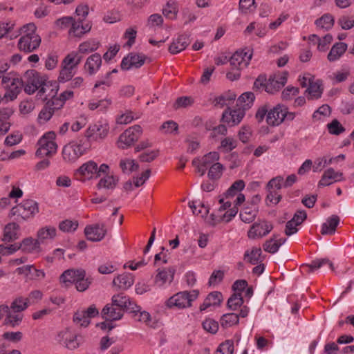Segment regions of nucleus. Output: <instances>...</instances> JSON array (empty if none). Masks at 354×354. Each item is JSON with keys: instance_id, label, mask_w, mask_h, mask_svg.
<instances>
[{"instance_id": "2f4dec72", "label": "nucleus", "mask_w": 354, "mask_h": 354, "mask_svg": "<svg viewBox=\"0 0 354 354\" xmlns=\"http://www.w3.org/2000/svg\"><path fill=\"white\" fill-rule=\"evenodd\" d=\"M82 60V55H80V53H77V51H71L65 56L61 63L76 71V69Z\"/></svg>"}, {"instance_id": "3c124183", "label": "nucleus", "mask_w": 354, "mask_h": 354, "mask_svg": "<svg viewBox=\"0 0 354 354\" xmlns=\"http://www.w3.org/2000/svg\"><path fill=\"white\" fill-rule=\"evenodd\" d=\"M315 24L319 28L328 30L333 27L334 19L332 15L325 14L315 21Z\"/></svg>"}, {"instance_id": "603ef678", "label": "nucleus", "mask_w": 354, "mask_h": 354, "mask_svg": "<svg viewBox=\"0 0 354 354\" xmlns=\"http://www.w3.org/2000/svg\"><path fill=\"white\" fill-rule=\"evenodd\" d=\"M239 323V315L236 313H227L222 316L221 325L223 328H228Z\"/></svg>"}, {"instance_id": "e2e57ef3", "label": "nucleus", "mask_w": 354, "mask_h": 354, "mask_svg": "<svg viewBox=\"0 0 354 354\" xmlns=\"http://www.w3.org/2000/svg\"><path fill=\"white\" fill-rule=\"evenodd\" d=\"M350 75V71L348 69H342L333 73L330 78L333 84H339L345 82Z\"/></svg>"}, {"instance_id": "ddd939ff", "label": "nucleus", "mask_w": 354, "mask_h": 354, "mask_svg": "<svg viewBox=\"0 0 354 354\" xmlns=\"http://www.w3.org/2000/svg\"><path fill=\"white\" fill-rule=\"evenodd\" d=\"M99 315L95 305H91L86 310H77L73 315V322L80 326L86 327L90 324V319Z\"/></svg>"}, {"instance_id": "052dcab7", "label": "nucleus", "mask_w": 354, "mask_h": 354, "mask_svg": "<svg viewBox=\"0 0 354 354\" xmlns=\"http://www.w3.org/2000/svg\"><path fill=\"white\" fill-rule=\"evenodd\" d=\"M133 319L136 321L143 322L147 325L151 323V315L147 311H141L140 308L136 306V310H133Z\"/></svg>"}, {"instance_id": "f03ea898", "label": "nucleus", "mask_w": 354, "mask_h": 354, "mask_svg": "<svg viewBox=\"0 0 354 354\" xmlns=\"http://www.w3.org/2000/svg\"><path fill=\"white\" fill-rule=\"evenodd\" d=\"M36 29L34 24H28L21 28V37L17 44L21 51L29 53L39 48L41 44V37L36 33Z\"/></svg>"}, {"instance_id": "5fc2aeb1", "label": "nucleus", "mask_w": 354, "mask_h": 354, "mask_svg": "<svg viewBox=\"0 0 354 354\" xmlns=\"http://www.w3.org/2000/svg\"><path fill=\"white\" fill-rule=\"evenodd\" d=\"M243 304V299L241 292H234L227 300V306L232 310H236Z\"/></svg>"}, {"instance_id": "bb28decb", "label": "nucleus", "mask_w": 354, "mask_h": 354, "mask_svg": "<svg viewBox=\"0 0 354 354\" xmlns=\"http://www.w3.org/2000/svg\"><path fill=\"white\" fill-rule=\"evenodd\" d=\"M328 266V267L333 270V264L331 261H330L328 259H315L311 261L309 264H303L301 266V272H306L307 274L312 273L315 270L321 268L324 266Z\"/></svg>"}, {"instance_id": "0eeeda50", "label": "nucleus", "mask_w": 354, "mask_h": 354, "mask_svg": "<svg viewBox=\"0 0 354 354\" xmlns=\"http://www.w3.org/2000/svg\"><path fill=\"white\" fill-rule=\"evenodd\" d=\"M38 212L37 203L33 200L28 199L12 207L10 210V215L16 216L15 219L17 221H24L32 217Z\"/></svg>"}, {"instance_id": "412c9836", "label": "nucleus", "mask_w": 354, "mask_h": 354, "mask_svg": "<svg viewBox=\"0 0 354 354\" xmlns=\"http://www.w3.org/2000/svg\"><path fill=\"white\" fill-rule=\"evenodd\" d=\"M134 283V276L131 273L124 272L118 274L113 280V286L118 290H127Z\"/></svg>"}, {"instance_id": "680f3d73", "label": "nucleus", "mask_w": 354, "mask_h": 354, "mask_svg": "<svg viewBox=\"0 0 354 354\" xmlns=\"http://www.w3.org/2000/svg\"><path fill=\"white\" fill-rule=\"evenodd\" d=\"M111 100L108 98L100 100L98 101H92L88 104V107L90 110H95L100 109V111H106V109L111 105Z\"/></svg>"}, {"instance_id": "c03bdc74", "label": "nucleus", "mask_w": 354, "mask_h": 354, "mask_svg": "<svg viewBox=\"0 0 354 354\" xmlns=\"http://www.w3.org/2000/svg\"><path fill=\"white\" fill-rule=\"evenodd\" d=\"M237 145V140L233 137H225L221 140L218 149L223 152L227 153L236 148Z\"/></svg>"}, {"instance_id": "de8ad7c7", "label": "nucleus", "mask_w": 354, "mask_h": 354, "mask_svg": "<svg viewBox=\"0 0 354 354\" xmlns=\"http://www.w3.org/2000/svg\"><path fill=\"white\" fill-rule=\"evenodd\" d=\"M106 176L104 178H102L98 182L97 186L99 189L101 188H106V189H113L115 187L117 183L118 182V178L114 176H109L108 173L106 174Z\"/></svg>"}, {"instance_id": "e433bc0d", "label": "nucleus", "mask_w": 354, "mask_h": 354, "mask_svg": "<svg viewBox=\"0 0 354 354\" xmlns=\"http://www.w3.org/2000/svg\"><path fill=\"white\" fill-rule=\"evenodd\" d=\"M286 239H276V236H273L269 240H267L263 245V250L269 253L274 254L279 250L280 246L283 244Z\"/></svg>"}, {"instance_id": "69168bd1", "label": "nucleus", "mask_w": 354, "mask_h": 354, "mask_svg": "<svg viewBox=\"0 0 354 354\" xmlns=\"http://www.w3.org/2000/svg\"><path fill=\"white\" fill-rule=\"evenodd\" d=\"M140 116L135 114L131 111H127L125 113L119 115L117 118V122L120 124H127L133 120L138 119Z\"/></svg>"}, {"instance_id": "864d4df0", "label": "nucleus", "mask_w": 354, "mask_h": 354, "mask_svg": "<svg viewBox=\"0 0 354 354\" xmlns=\"http://www.w3.org/2000/svg\"><path fill=\"white\" fill-rule=\"evenodd\" d=\"M254 100V95L251 92L243 93L237 100V105L243 109H248Z\"/></svg>"}, {"instance_id": "dca6fc26", "label": "nucleus", "mask_w": 354, "mask_h": 354, "mask_svg": "<svg viewBox=\"0 0 354 354\" xmlns=\"http://www.w3.org/2000/svg\"><path fill=\"white\" fill-rule=\"evenodd\" d=\"M146 59L144 54L131 53L127 57H124L121 62V68L122 70H129L130 68L141 67Z\"/></svg>"}, {"instance_id": "ea45409f", "label": "nucleus", "mask_w": 354, "mask_h": 354, "mask_svg": "<svg viewBox=\"0 0 354 354\" xmlns=\"http://www.w3.org/2000/svg\"><path fill=\"white\" fill-rule=\"evenodd\" d=\"M63 337H65L64 344L70 350L77 348L80 345L79 336L71 334L68 330L62 332Z\"/></svg>"}, {"instance_id": "8fccbe9b", "label": "nucleus", "mask_w": 354, "mask_h": 354, "mask_svg": "<svg viewBox=\"0 0 354 354\" xmlns=\"http://www.w3.org/2000/svg\"><path fill=\"white\" fill-rule=\"evenodd\" d=\"M120 168L122 169L123 173L130 174L134 171L138 169L139 166L136 163L134 160L124 158L120 161Z\"/></svg>"}, {"instance_id": "5701e85b", "label": "nucleus", "mask_w": 354, "mask_h": 354, "mask_svg": "<svg viewBox=\"0 0 354 354\" xmlns=\"http://www.w3.org/2000/svg\"><path fill=\"white\" fill-rule=\"evenodd\" d=\"M102 62V57L99 53L92 54L86 60L84 71L89 75H93L100 70Z\"/></svg>"}, {"instance_id": "4468645a", "label": "nucleus", "mask_w": 354, "mask_h": 354, "mask_svg": "<svg viewBox=\"0 0 354 354\" xmlns=\"http://www.w3.org/2000/svg\"><path fill=\"white\" fill-rule=\"evenodd\" d=\"M288 75L287 72H283L270 76L267 80L266 91L272 94L279 91L287 82Z\"/></svg>"}, {"instance_id": "c85d7f7f", "label": "nucleus", "mask_w": 354, "mask_h": 354, "mask_svg": "<svg viewBox=\"0 0 354 354\" xmlns=\"http://www.w3.org/2000/svg\"><path fill=\"white\" fill-rule=\"evenodd\" d=\"M348 48L346 43L337 42L331 48L329 51L327 59L330 62H334L339 60L345 53Z\"/></svg>"}, {"instance_id": "09e8293b", "label": "nucleus", "mask_w": 354, "mask_h": 354, "mask_svg": "<svg viewBox=\"0 0 354 354\" xmlns=\"http://www.w3.org/2000/svg\"><path fill=\"white\" fill-rule=\"evenodd\" d=\"M79 278L75 282L76 289L80 292L85 291L89 287L91 280L86 277V271L82 270L78 274Z\"/></svg>"}, {"instance_id": "774afa93", "label": "nucleus", "mask_w": 354, "mask_h": 354, "mask_svg": "<svg viewBox=\"0 0 354 354\" xmlns=\"http://www.w3.org/2000/svg\"><path fill=\"white\" fill-rule=\"evenodd\" d=\"M234 343L231 340H226L217 348L215 354H233Z\"/></svg>"}, {"instance_id": "79ce46f5", "label": "nucleus", "mask_w": 354, "mask_h": 354, "mask_svg": "<svg viewBox=\"0 0 354 354\" xmlns=\"http://www.w3.org/2000/svg\"><path fill=\"white\" fill-rule=\"evenodd\" d=\"M111 304L122 310L124 312L125 308H128L131 305L129 298L125 295L121 293L114 295L111 298Z\"/></svg>"}, {"instance_id": "39448f33", "label": "nucleus", "mask_w": 354, "mask_h": 354, "mask_svg": "<svg viewBox=\"0 0 354 354\" xmlns=\"http://www.w3.org/2000/svg\"><path fill=\"white\" fill-rule=\"evenodd\" d=\"M198 295L199 291L198 290L179 292L170 297L165 301V306L168 308L178 310L189 308L192 306V302L198 298Z\"/></svg>"}, {"instance_id": "9b49d317", "label": "nucleus", "mask_w": 354, "mask_h": 354, "mask_svg": "<svg viewBox=\"0 0 354 354\" xmlns=\"http://www.w3.org/2000/svg\"><path fill=\"white\" fill-rule=\"evenodd\" d=\"M109 131V126L107 123L97 122L89 126L85 136L90 141H99L104 139Z\"/></svg>"}, {"instance_id": "37998d69", "label": "nucleus", "mask_w": 354, "mask_h": 354, "mask_svg": "<svg viewBox=\"0 0 354 354\" xmlns=\"http://www.w3.org/2000/svg\"><path fill=\"white\" fill-rule=\"evenodd\" d=\"M76 71L61 63L57 80L59 83H65L72 80Z\"/></svg>"}, {"instance_id": "4d7b16f0", "label": "nucleus", "mask_w": 354, "mask_h": 354, "mask_svg": "<svg viewBox=\"0 0 354 354\" xmlns=\"http://www.w3.org/2000/svg\"><path fill=\"white\" fill-rule=\"evenodd\" d=\"M111 72H107L104 76L101 79L97 80L93 88V92H95L97 88H101L103 90H106L112 85V80L110 77Z\"/></svg>"}, {"instance_id": "9d476101", "label": "nucleus", "mask_w": 354, "mask_h": 354, "mask_svg": "<svg viewBox=\"0 0 354 354\" xmlns=\"http://www.w3.org/2000/svg\"><path fill=\"white\" fill-rule=\"evenodd\" d=\"M86 148L81 142L72 141L62 149V156L67 162H74L86 152Z\"/></svg>"}, {"instance_id": "0e129e2a", "label": "nucleus", "mask_w": 354, "mask_h": 354, "mask_svg": "<svg viewBox=\"0 0 354 354\" xmlns=\"http://www.w3.org/2000/svg\"><path fill=\"white\" fill-rule=\"evenodd\" d=\"M209 168L208 177L212 180L218 179L224 170L223 165L219 162H216Z\"/></svg>"}, {"instance_id": "338daca9", "label": "nucleus", "mask_w": 354, "mask_h": 354, "mask_svg": "<svg viewBox=\"0 0 354 354\" xmlns=\"http://www.w3.org/2000/svg\"><path fill=\"white\" fill-rule=\"evenodd\" d=\"M78 227V222L76 221L64 220L59 225V229L64 232H75Z\"/></svg>"}, {"instance_id": "6ab92c4d", "label": "nucleus", "mask_w": 354, "mask_h": 354, "mask_svg": "<svg viewBox=\"0 0 354 354\" xmlns=\"http://www.w3.org/2000/svg\"><path fill=\"white\" fill-rule=\"evenodd\" d=\"M154 283L158 287H162L166 283H171L174 280L175 269L173 268L157 270Z\"/></svg>"}, {"instance_id": "f704fd0d", "label": "nucleus", "mask_w": 354, "mask_h": 354, "mask_svg": "<svg viewBox=\"0 0 354 354\" xmlns=\"http://www.w3.org/2000/svg\"><path fill=\"white\" fill-rule=\"evenodd\" d=\"M56 236V229L54 227H44L39 229L37 233V240L40 245L47 240H50Z\"/></svg>"}, {"instance_id": "20e7f679", "label": "nucleus", "mask_w": 354, "mask_h": 354, "mask_svg": "<svg viewBox=\"0 0 354 354\" xmlns=\"http://www.w3.org/2000/svg\"><path fill=\"white\" fill-rule=\"evenodd\" d=\"M1 86L6 90L3 98L12 101L23 88L22 77L14 71L7 73L1 80Z\"/></svg>"}, {"instance_id": "4be33fe9", "label": "nucleus", "mask_w": 354, "mask_h": 354, "mask_svg": "<svg viewBox=\"0 0 354 354\" xmlns=\"http://www.w3.org/2000/svg\"><path fill=\"white\" fill-rule=\"evenodd\" d=\"M342 179L343 174L342 172L335 171L333 168H329L324 172L318 183V187L328 186L333 183L341 181Z\"/></svg>"}, {"instance_id": "6e6552de", "label": "nucleus", "mask_w": 354, "mask_h": 354, "mask_svg": "<svg viewBox=\"0 0 354 354\" xmlns=\"http://www.w3.org/2000/svg\"><path fill=\"white\" fill-rule=\"evenodd\" d=\"M142 133V129L140 125H133L126 129L118 138L117 146L122 149H126L134 145Z\"/></svg>"}, {"instance_id": "bf43d9fd", "label": "nucleus", "mask_w": 354, "mask_h": 354, "mask_svg": "<svg viewBox=\"0 0 354 354\" xmlns=\"http://www.w3.org/2000/svg\"><path fill=\"white\" fill-rule=\"evenodd\" d=\"M220 158V155L216 151H211L203 156L201 162L205 167H210L213 165L218 162Z\"/></svg>"}, {"instance_id": "c756f323", "label": "nucleus", "mask_w": 354, "mask_h": 354, "mask_svg": "<svg viewBox=\"0 0 354 354\" xmlns=\"http://www.w3.org/2000/svg\"><path fill=\"white\" fill-rule=\"evenodd\" d=\"M51 92L48 95L51 97L46 104L51 107V109L55 111L60 109L65 104L59 97H55L57 93L59 86L57 82L53 84V86H50Z\"/></svg>"}, {"instance_id": "a18cd8bd", "label": "nucleus", "mask_w": 354, "mask_h": 354, "mask_svg": "<svg viewBox=\"0 0 354 354\" xmlns=\"http://www.w3.org/2000/svg\"><path fill=\"white\" fill-rule=\"evenodd\" d=\"M321 86L322 83L319 80L311 82L306 90L308 93V98L311 100L319 98L323 92Z\"/></svg>"}, {"instance_id": "473e14b6", "label": "nucleus", "mask_w": 354, "mask_h": 354, "mask_svg": "<svg viewBox=\"0 0 354 354\" xmlns=\"http://www.w3.org/2000/svg\"><path fill=\"white\" fill-rule=\"evenodd\" d=\"M83 269H68L64 271L59 277L60 283H64L66 286L69 284L75 283L79 278L78 274Z\"/></svg>"}, {"instance_id": "49530a36", "label": "nucleus", "mask_w": 354, "mask_h": 354, "mask_svg": "<svg viewBox=\"0 0 354 354\" xmlns=\"http://www.w3.org/2000/svg\"><path fill=\"white\" fill-rule=\"evenodd\" d=\"M257 209L256 207H246L240 212L239 216L242 221L246 223H252L256 218Z\"/></svg>"}, {"instance_id": "6e6d98bb", "label": "nucleus", "mask_w": 354, "mask_h": 354, "mask_svg": "<svg viewBox=\"0 0 354 354\" xmlns=\"http://www.w3.org/2000/svg\"><path fill=\"white\" fill-rule=\"evenodd\" d=\"M28 298H24L22 297H19L16 298L11 304L10 309L22 313L24 310H26L28 306Z\"/></svg>"}, {"instance_id": "aec40b11", "label": "nucleus", "mask_w": 354, "mask_h": 354, "mask_svg": "<svg viewBox=\"0 0 354 354\" xmlns=\"http://www.w3.org/2000/svg\"><path fill=\"white\" fill-rule=\"evenodd\" d=\"M91 29L89 22L83 21L81 18H75L74 23L69 30V35L73 37H81L88 32Z\"/></svg>"}, {"instance_id": "f8f14e48", "label": "nucleus", "mask_w": 354, "mask_h": 354, "mask_svg": "<svg viewBox=\"0 0 354 354\" xmlns=\"http://www.w3.org/2000/svg\"><path fill=\"white\" fill-rule=\"evenodd\" d=\"M272 225L265 220L258 221L253 223L248 232V236L250 239H261L268 234L272 230Z\"/></svg>"}, {"instance_id": "7ed1b4c3", "label": "nucleus", "mask_w": 354, "mask_h": 354, "mask_svg": "<svg viewBox=\"0 0 354 354\" xmlns=\"http://www.w3.org/2000/svg\"><path fill=\"white\" fill-rule=\"evenodd\" d=\"M109 167L106 164H102L98 167L93 160H89L82 164L75 172V178L81 181L96 179L102 174L109 173Z\"/></svg>"}, {"instance_id": "f3484780", "label": "nucleus", "mask_w": 354, "mask_h": 354, "mask_svg": "<svg viewBox=\"0 0 354 354\" xmlns=\"http://www.w3.org/2000/svg\"><path fill=\"white\" fill-rule=\"evenodd\" d=\"M84 233L88 240L91 241H100L105 236L106 228L104 224L97 223L86 226L84 229Z\"/></svg>"}, {"instance_id": "b1692460", "label": "nucleus", "mask_w": 354, "mask_h": 354, "mask_svg": "<svg viewBox=\"0 0 354 354\" xmlns=\"http://www.w3.org/2000/svg\"><path fill=\"white\" fill-rule=\"evenodd\" d=\"M123 314L122 310L111 303L106 304L101 311V315L106 321L119 320L122 317Z\"/></svg>"}, {"instance_id": "c9c22d12", "label": "nucleus", "mask_w": 354, "mask_h": 354, "mask_svg": "<svg viewBox=\"0 0 354 354\" xmlns=\"http://www.w3.org/2000/svg\"><path fill=\"white\" fill-rule=\"evenodd\" d=\"M339 223V218L333 215L328 218L326 223L322 226L321 233L322 234H333L335 232V229Z\"/></svg>"}, {"instance_id": "7c9ffc66", "label": "nucleus", "mask_w": 354, "mask_h": 354, "mask_svg": "<svg viewBox=\"0 0 354 354\" xmlns=\"http://www.w3.org/2000/svg\"><path fill=\"white\" fill-rule=\"evenodd\" d=\"M222 299L223 295L220 292H212L207 296L203 303L200 306V310H205L207 308L212 306H218Z\"/></svg>"}, {"instance_id": "13d9d810", "label": "nucleus", "mask_w": 354, "mask_h": 354, "mask_svg": "<svg viewBox=\"0 0 354 354\" xmlns=\"http://www.w3.org/2000/svg\"><path fill=\"white\" fill-rule=\"evenodd\" d=\"M189 207L192 209L194 214L203 218L207 216L209 213V207L202 203L196 205L194 201H192L189 203Z\"/></svg>"}, {"instance_id": "a211bd4d", "label": "nucleus", "mask_w": 354, "mask_h": 354, "mask_svg": "<svg viewBox=\"0 0 354 354\" xmlns=\"http://www.w3.org/2000/svg\"><path fill=\"white\" fill-rule=\"evenodd\" d=\"M16 272L19 274L30 275V280L40 281L45 278L46 274L43 270L37 269L33 265H26L17 268Z\"/></svg>"}, {"instance_id": "1a4fd4ad", "label": "nucleus", "mask_w": 354, "mask_h": 354, "mask_svg": "<svg viewBox=\"0 0 354 354\" xmlns=\"http://www.w3.org/2000/svg\"><path fill=\"white\" fill-rule=\"evenodd\" d=\"M294 116V113H288L286 106L277 104L270 109L266 118V122L270 126H278L283 122L286 118L289 120H293Z\"/></svg>"}, {"instance_id": "2eb2a0df", "label": "nucleus", "mask_w": 354, "mask_h": 354, "mask_svg": "<svg viewBox=\"0 0 354 354\" xmlns=\"http://www.w3.org/2000/svg\"><path fill=\"white\" fill-rule=\"evenodd\" d=\"M252 57V53L250 50L247 51L237 50L231 57L230 63L231 67L240 69L246 68Z\"/></svg>"}, {"instance_id": "a19ab883", "label": "nucleus", "mask_w": 354, "mask_h": 354, "mask_svg": "<svg viewBox=\"0 0 354 354\" xmlns=\"http://www.w3.org/2000/svg\"><path fill=\"white\" fill-rule=\"evenodd\" d=\"M262 254L260 248H252L250 250H248L244 254V259L252 265L257 264L261 261V256Z\"/></svg>"}, {"instance_id": "cd10ccee", "label": "nucleus", "mask_w": 354, "mask_h": 354, "mask_svg": "<svg viewBox=\"0 0 354 354\" xmlns=\"http://www.w3.org/2000/svg\"><path fill=\"white\" fill-rule=\"evenodd\" d=\"M19 250L28 254L39 252L41 251L40 243L37 239L27 237L24 239L19 244Z\"/></svg>"}, {"instance_id": "423d86ee", "label": "nucleus", "mask_w": 354, "mask_h": 354, "mask_svg": "<svg viewBox=\"0 0 354 354\" xmlns=\"http://www.w3.org/2000/svg\"><path fill=\"white\" fill-rule=\"evenodd\" d=\"M56 135L53 131L46 133L38 141L39 146L35 155L37 157H51L57 153Z\"/></svg>"}, {"instance_id": "4c0bfd02", "label": "nucleus", "mask_w": 354, "mask_h": 354, "mask_svg": "<svg viewBox=\"0 0 354 354\" xmlns=\"http://www.w3.org/2000/svg\"><path fill=\"white\" fill-rule=\"evenodd\" d=\"M22 313L9 309L7 317L5 318L3 324L11 327L19 326L23 319Z\"/></svg>"}, {"instance_id": "a878e982", "label": "nucleus", "mask_w": 354, "mask_h": 354, "mask_svg": "<svg viewBox=\"0 0 354 354\" xmlns=\"http://www.w3.org/2000/svg\"><path fill=\"white\" fill-rule=\"evenodd\" d=\"M191 40L187 35H180L173 41L169 47V51L171 54H178L184 50L190 44Z\"/></svg>"}, {"instance_id": "72a5a7b5", "label": "nucleus", "mask_w": 354, "mask_h": 354, "mask_svg": "<svg viewBox=\"0 0 354 354\" xmlns=\"http://www.w3.org/2000/svg\"><path fill=\"white\" fill-rule=\"evenodd\" d=\"M19 225L15 223H8L3 230V241L10 242L19 238L18 231Z\"/></svg>"}, {"instance_id": "393cba45", "label": "nucleus", "mask_w": 354, "mask_h": 354, "mask_svg": "<svg viewBox=\"0 0 354 354\" xmlns=\"http://www.w3.org/2000/svg\"><path fill=\"white\" fill-rule=\"evenodd\" d=\"M245 115L244 109L241 107L230 111H224L222 115V120L231 126L238 124Z\"/></svg>"}, {"instance_id": "58836bf2", "label": "nucleus", "mask_w": 354, "mask_h": 354, "mask_svg": "<svg viewBox=\"0 0 354 354\" xmlns=\"http://www.w3.org/2000/svg\"><path fill=\"white\" fill-rule=\"evenodd\" d=\"M99 46L100 43L97 40L88 39L79 45L77 52L80 53L81 55L82 54H88L96 50L99 48Z\"/></svg>"}, {"instance_id": "f257e3e1", "label": "nucleus", "mask_w": 354, "mask_h": 354, "mask_svg": "<svg viewBox=\"0 0 354 354\" xmlns=\"http://www.w3.org/2000/svg\"><path fill=\"white\" fill-rule=\"evenodd\" d=\"M22 80L24 91L28 95L33 94L37 91L39 94H44L53 86V83L46 82L45 77L34 70L27 71Z\"/></svg>"}]
</instances>
